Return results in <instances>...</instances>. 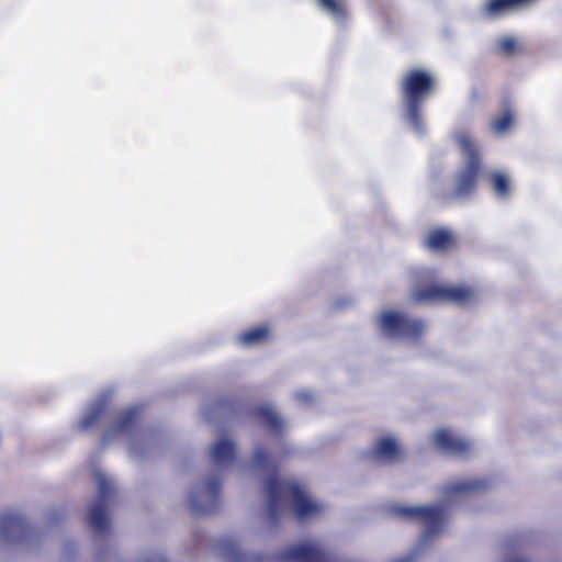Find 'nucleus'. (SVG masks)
Masks as SVG:
<instances>
[{
    "label": "nucleus",
    "instance_id": "f257e3e1",
    "mask_svg": "<svg viewBox=\"0 0 562 562\" xmlns=\"http://www.w3.org/2000/svg\"><path fill=\"white\" fill-rule=\"evenodd\" d=\"M265 492L267 496L266 517L271 526L278 524L283 497L291 499L299 519L312 517L323 512V506L312 502L297 482L281 481L276 474L267 479Z\"/></svg>",
    "mask_w": 562,
    "mask_h": 562
},
{
    "label": "nucleus",
    "instance_id": "f03ea898",
    "mask_svg": "<svg viewBox=\"0 0 562 562\" xmlns=\"http://www.w3.org/2000/svg\"><path fill=\"white\" fill-rule=\"evenodd\" d=\"M436 90L437 79L435 75L424 68H411L404 72L400 80V92L408 121L418 132L424 131L423 104Z\"/></svg>",
    "mask_w": 562,
    "mask_h": 562
},
{
    "label": "nucleus",
    "instance_id": "7ed1b4c3",
    "mask_svg": "<svg viewBox=\"0 0 562 562\" xmlns=\"http://www.w3.org/2000/svg\"><path fill=\"white\" fill-rule=\"evenodd\" d=\"M457 142L465 157V164L456 175V184L450 198L464 199L472 195L476 189L482 161L480 151L469 134H459Z\"/></svg>",
    "mask_w": 562,
    "mask_h": 562
},
{
    "label": "nucleus",
    "instance_id": "20e7f679",
    "mask_svg": "<svg viewBox=\"0 0 562 562\" xmlns=\"http://www.w3.org/2000/svg\"><path fill=\"white\" fill-rule=\"evenodd\" d=\"M380 328L387 337L417 340L425 331V323L420 318H411L401 312L386 311L380 315Z\"/></svg>",
    "mask_w": 562,
    "mask_h": 562
},
{
    "label": "nucleus",
    "instance_id": "39448f33",
    "mask_svg": "<svg viewBox=\"0 0 562 562\" xmlns=\"http://www.w3.org/2000/svg\"><path fill=\"white\" fill-rule=\"evenodd\" d=\"M276 562H336V558L321 543L305 541L290 546L274 557Z\"/></svg>",
    "mask_w": 562,
    "mask_h": 562
},
{
    "label": "nucleus",
    "instance_id": "423d86ee",
    "mask_svg": "<svg viewBox=\"0 0 562 562\" xmlns=\"http://www.w3.org/2000/svg\"><path fill=\"white\" fill-rule=\"evenodd\" d=\"M416 302L422 301H440L453 302L457 304H465L474 297V291L469 286H446L439 284H430L414 292Z\"/></svg>",
    "mask_w": 562,
    "mask_h": 562
},
{
    "label": "nucleus",
    "instance_id": "0eeeda50",
    "mask_svg": "<svg viewBox=\"0 0 562 562\" xmlns=\"http://www.w3.org/2000/svg\"><path fill=\"white\" fill-rule=\"evenodd\" d=\"M401 516L418 520L425 525L424 541L437 535L445 522V512L440 506L401 507L397 509Z\"/></svg>",
    "mask_w": 562,
    "mask_h": 562
},
{
    "label": "nucleus",
    "instance_id": "6e6552de",
    "mask_svg": "<svg viewBox=\"0 0 562 562\" xmlns=\"http://www.w3.org/2000/svg\"><path fill=\"white\" fill-rule=\"evenodd\" d=\"M114 488L109 479L103 475L98 477V497L89 508V524L98 533L109 530V518L106 515L108 504L113 495Z\"/></svg>",
    "mask_w": 562,
    "mask_h": 562
},
{
    "label": "nucleus",
    "instance_id": "1a4fd4ad",
    "mask_svg": "<svg viewBox=\"0 0 562 562\" xmlns=\"http://www.w3.org/2000/svg\"><path fill=\"white\" fill-rule=\"evenodd\" d=\"M190 508L195 515L214 513L221 504V481L217 476L210 477L205 486L190 495Z\"/></svg>",
    "mask_w": 562,
    "mask_h": 562
},
{
    "label": "nucleus",
    "instance_id": "9d476101",
    "mask_svg": "<svg viewBox=\"0 0 562 562\" xmlns=\"http://www.w3.org/2000/svg\"><path fill=\"white\" fill-rule=\"evenodd\" d=\"M31 533V527L25 518L16 513L0 515V538L5 541H20Z\"/></svg>",
    "mask_w": 562,
    "mask_h": 562
},
{
    "label": "nucleus",
    "instance_id": "9b49d317",
    "mask_svg": "<svg viewBox=\"0 0 562 562\" xmlns=\"http://www.w3.org/2000/svg\"><path fill=\"white\" fill-rule=\"evenodd\" d=\"M140 408L130 407L122 412L115 424L103 435L102 443L105 445L112 437L120 434H131L139 419Z\"/></svg>",
    "mask_w": 562,
    "mask_h": 562
},
{
    "label": "nucleus",
    "instance_id": "f8f14e48",
    "mask_svg": "<svg viewBox=\"0 0 562 562\" xmlns=\"http://www.w3.org/2000/svg\"><path fill=\"white\" fill-rule=\"evenodd\" d=\"M434 441L437 447L452 454H463L471 449V443L469 441L453 436L445 428L436 431Z\"/></svg>",
    "mask_w": 562,
    "mask_h": 562
},
{
    "label": "nucleus",
    "instance_id": "ddd939ff",
    "mask_svg": "<svg viewBox=\"0 0 562 562\" xmlns=\"http://www.w3.org/2000/svg\"><path fill=\"white\" fill-rule=\"evenodd\" d=\"M536 0H487L483 12L488 18H498L513 11L526 8Z\"/></svg>",
    "mask_w": 562,
    "mask_h": 562
},
{
    "label": "nucleus",
    "instance_id": "4468645a",
    "mask_svg": "<svg viewBox=\"0 0 562 562\" xmlns=\"http://www.w3.org/2000/svg\"><path fill=\"white\" fill-rule=\"evenodd\" d=\"M211 458L217 467L232 464L236 459L234 442L228 439L218 440L211 450Z\"/></svg>",
    "mask_w": 562,
    "mask_h": 562
},
{
    "label": "nucleus",
    "instance_id": "2eb2a0df",
    "mask_svg": "<svg viewBox=\"0 0 562 562\" xmlns=\"http://www.w3.org/2000/svg\"><path fill=\"white\" fill-rule=\"evenodd\" d=\"M454 244L453 235L445 228H436L429 232L424 240L426 248L434 251H446Z\"/></svg>",
    "mask_w": 562,
    "mask_h": 562
},
{
    "label": "nucleus",
    "instance_id": "dca6fc26",
    "mask_svg": "<svg viewBox=\"0 0 562 562\" xmlns=\"http://www.w3.org/2000/svg\"><path fill=\"white\" fill-rule=\"evenodd\" d=\"M270 338V327L268 325H258L243 330L238 335V341L245 347H251L265 344Z\"/></svg>",
    "mask_w": 562,
    "mask_h": 562
},
{
    "label": "nucleus",
    "instance_id": "f3484780",
    "mask_svg": "<svg viewBox=\"0 0 562 562\" xmlns=\"http://www.w3.org/2000/svg\"><path fill=\"white\" fill-rule=\"evenodd\" d=\"M491 486V482L487 479L482 480H467L460 481L456 483L448 484L445 487V494L453 495L461 493H474L488 488Z\"/></svg>",
    "mask_w": 562,
    "mask_h": 562
},
{
    "label": "nucleus",
    "instance_id": "a211bd4d",
    "mask_svg": "<svg viewBox=\"0 0 562 562\" xmlns=\"http://www.w3.org/2000/svg\"><path fill=\"white\" fill-rule=\"evenodd\" d=\"M374 454L380 459L396 461L401 456V450L393 438L382 437L375 443Z\"/></svg>",
    "mask_w": 562,
    "mask_h": 562
},
{
    "label": "nucleus",
    "instance_id": "6ab92c4d",
    "mask_svg": "<svg viewBox=\"0 0 562 562\" xmlns=\"http://www.w3.org/2000/svg\"><path fill=\"white\" fill-rule=\"evenodd\" d=\"M255 414L269 428L271 432H282L284 426L283 420L271 407H257Z\"/></svg>",
    "mask_w": 562,
    "mask_h": 562
},
{
    "label": "nucleus",
    "instance_id": "aec40b11",
    "mask_svg": "<svg viewBox=\"0 0 562 562\" xmlns=\"http://www.w3.org/2000/svg\"><path fill=\"white\" fill-rule=\"evenodd\" d=\"M106 412V403L104 401L95 402L91 405L87 414L79 424L81 430H89L97 426Z\"/></svg>",
    "mask_w": 562,
    "mask_h": 562
},
{
    "label": "nucleus",
    "instance_id": "412c9836",
    "mask_svg": "<svg viewBox=\"0 0 562 562\" xmlns=\"http://www.w3.org/2000/svg\"><path fill=\"white\" fill-rule=\"evenodd\" d=\"M222 549L231 562H265L263 555H248L234 541H224Z\"/></svg>",
    "mask_w": 562,
    "mask_h": 562
},
{
    "label": "nucleus",
    "instance_id": "4be33fe9",
    "mask_svg": "<svg viewBox=\"0 0 562 562\" xmlns=\"http://www.w3.org/2000/svg\"><path fill=\"white\" fill-rule=\"evenodd\" d=\"M322 10L336 21H345L348 15L346 3L342 0H317Z\"/></svg>",
    "mask_w": 562,
    "mask_h": 562
},
{
    "label": "nucleus",
    "instance_id": "5701e85b",
    "mask_svg": "<svg viewBox=\"0 0 562 562\" xmlns=\"http://www.w3.org/2000/svg\"><path fill=\"white\" fill-rule=\"evenodd\" d=\"M490 181L497 198L505 199L509 195L510 183L505 173L502 171H494L490 175Z\"/></svg>",
    "mask_w": 562,
    "mask_h": 562
},
{
    "label": "nucleus",
    "instance_id": "b1692460",
    "mask_svg": "<svg viewBox=\"0 0 562 562\" xmlns=\"http://www.w3.org/2000/svg\"><path fill=\"white\" fill-rule=\"evenodd\" d=\"M514 114L510 109H506L502 114L494 117L492 121V130L495 133H504L513 125Z\"/></svg>",
    "mask_w": 562,
    "mask_h": 562
},
{
    "label": "nucleus",
    "instance_id": "393cba45",
    "mask_svg": "<svg viewBox=\"0 0 562 562\" xmlns=\"http://www.w3.org/2000/svg\"><path fill=\"white\" fill-rule=\"evenodd\" d=\"M499 53L504 56H512L517 49V43L512 37H503L497 43Z\"/></svg>",
    "mask_w": 562,
    "mask_h": 562
},
{
    "label": "nucleus",
    "instance_id": "a878e982",
    "mask_svg": "<svg viewBox=\"0 0 562 562\" xmlns=\"http://www.w3.org/2000/svg\"><path fill=\"white\" fill-rule=\"evenodd\" d=\"M254 463L259 469H267L270 464V454L263 448H257L254 453Z\"/></svg>",
    "mask_w": 562,
    "mask_h": 562
},
{
    "label": "nucleus",
    "instance_id": "bb28decb",
    "mask_svg": "<svg viewBox=\"0 0 562 562\" xmlns=\"http://www.w3.org/2000/svg\"><path fill=\"white\" fill-rule=\"evenodd\" d=\"M393 562H415V558L413 555H407V557L397 559Z\"/></svg>",
    "mask_w": 562,
    "mask_h": 562
},
{
    "label": "nucleus",
    "instance_id": "cd10ccee",
    "mask_svg": "<svg viewBox=\"0 0 562 562\" xmlns=\"http://www.w3.org/2000/svg\"><path fill=\"white\" fill-rule=\"evenodd\" d=\"M217 405L220 407H225V406L229 405V402L228 401H221V402L217 403Z\"/></svg>",
    "mask_w": 562,
    "mask_h": 562
}]
</instances>
